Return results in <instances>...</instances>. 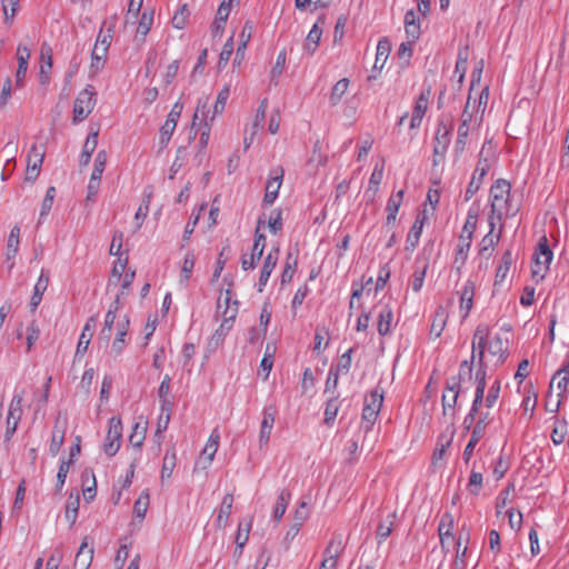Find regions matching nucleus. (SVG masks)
<instances>
[{
	"mask_svg": "<svg viewBox=\"0 0 569 569\" xmlns=\"http://www.w3.org/2000/svg\"><path fill=\"white\" fill-rule=\"evenodd\" d=\"M473 296L475 283L471 280H468L460 292V310L463 311L462 319H466L472 309Z\"/></svg>",
	"mask_w": 569,
	"mask_h": 569,
	"instance_id": "24",
	"label": "nucleus"
},
{
	"mask_svg": "<svg viewBox=\"0 0 569 569\" xmlns=\"http://www.w3.org/2000/svg\"><path fill=\"white\" fill-rule=\"evenodd\" d=\"M391 50V46L388 39H381L378 42L377 46V53H376V61H375V68H382L386 63L389 53Z\"/></svg>",
	"mask_w": 569,
	"mask_h": 569,
	"instance_id": "39",
	"label": "nucleus"
},
{
	"mask_svg": "<svg viewBox=\"0 0 569 569\" xmlns=\"http://www.w3.org/2000/svg\"><path fill=\"white\" fill-rule=\"evenodd\" d=\"M220 441V433L218 429H213L203 450L201 451L198 460L194 463V469L206 470L212 462L214 455L218 450Z\"/></svg>",
	"mask_w": 569,
	"mask_h": 569,
	"instance_id": "8",
	"label": "nucleus"
},
{
	"mask_svg": "<svg viewBox=\"0 0 569 569\" xmlns=\"http://www.w3.org/2000/svg\"><path fill=\"white\" fill-rule=\"evenodd\" d=\"M196 263V256L192 251L187 252L184 256L182 268L180 272V282L187 284L190 280L192 270Z\"/></svg>",
	"mask_w": 569,
	"mask_h": 569,
	"instance_id": "40",
	"label": "nucleus"
},
{
	"mask_svg": "<svg viewBox=\"0 0 569 569\" xmlns=\"http://www.w3.org/2000/svg\"><path fill=\"white\" fill-rule=\"evenodd\" d=\"M176 466V451H167L161 468V479L170 478Z\"/></svg>",
	"mask_w": 569,
	"mask_h": 569,
	"instance_id": "54",
	"label": "nucleus"
},
{
	"mask_svg": "<svg viewBox=\"0 0 569 569\" xmlns=\"http://www.w3.org/2000/svg\"><path fill=\"white\" fill-rule=\"evenodd\" d=\"M93 547L89 545L88 537H84L76 555L73 569H89L93 559Z\"/></svg>",
	"mask_w": 569,
	"mask_h": 569,
	"instance_id": "18",
	"label": "nucleus"
},
{
	"mask_svg": "<svg viewBox=\"0 0 569 569\" xmlns=\"http://www.w3.org/2000/svg\"><path fill=\"white\" fill-rule=\"evenodd\" d=\"M478 221V210L470 209L467 214L466 222L462 227V232L460 237H467V239L472 240L475 230L477 228Z\"/></svg>",
	"mask_w": 569,
	"mask_h": 569,
	"instance_id": "42",
	"label": "nucleus"
},
{
	"mask_svg": "<svg viewBox=\"0 0 569 569\" xmlns=\"http://www.w3.org/2000/svg\"><path fill=\"white\" fill-rule=\"evenodd\" d=\"M501 228H502V224L500 226V229ZM500 233H501V230L499 231V233L495 234L493 230L490 229L489 232L482 238V240L480 242L479 254L485 256L486 252H488V256H490L491 251L493 250V248L498 244V242L500 240Z\"/></svg>",
	"mask_w": 569,
	"mask_h": 569,
	"instance_id": "37",
	"label": "nucleus"
},
{
	"mask_svg": "<svg viewBox=\"0 0 569 569\" xmlns=\"http://www.w3.org/2000/svg\"><path fill=\"white\" fill-rule=\"evenodd\" d=\"M552 258L553 253L549 247L548 239L546 236H542L533 253L532 278L536 281L545 279Z\"/></svg>",
	"mask_w": 569,
	"mask_h": 569,
	"instance_id": "2",
	"label": "nucleus"
},
{
	"mask_svg": "<svg viewBox=\"0 0 569 569\" xmlns=\"http://www.w3.org/2000/svg\"><path fill=\"white\" fill-rule=\"evenodd\" d=\"M44 56H48V60L40 64L39 70V82L41 86H47L50 81V73L52 68V50L48 43H42L40 50V58L44 60Z\"/></svg>",
	"mask_w": 569,
	"mask_h": 569,
	"instance_id": "22",
	"label": "nucleus"
},
{
	"mask_svg": "<svg viewBox=\"0 0 569 569\" xmlns=\"http://www.w3.org/2000/svg\"><path fill=\"white\" fill-rule=\"evenodd\" d=\"M297 268V258L291 252L287 254L286 264L281 273V284H286L292 280Z\"/></svg>",
	"mask_w": 569,
	"mask_h": 569,
	"instance_id": "48",
	"label": "nucleus"
},
{
	"mask_svg": "<svg viewBox=\"0 0 569 569\" xmlns=\"http://www.w3.org/2000/svg\"><path fill=\"white\" fill-rule=\"evenodd\" d=\"M30 57H31L30 49L27 46L19 44L17 48V60H18V69L16 72L17 87L23 86V80L27 74Z\"/></svg>",
	"mask_w": 569,
	"mask_h": 569,
	"instance_id": "17",
	"label": "nucleus"
},
{
	"mask_svg": "<svg viewBox=\"0 0 569 569\" xmlns=\"http://www.w3.org/2000/svg\"><path fill=\"white\" fill-rule=\"evenodd\" d=\"M96 321H97V318L94 316L90 317L87 320V322L82 329V332L79 337V341H78L76 355H74L76 358L79 356H83L87 352L88 347L91 341V338H92V331L96 327Z\"/></svg>",
	"mask_w": 569,
	"mask_h": 569,
	"instance_id": "20",
	"label": "nucleus"
},
{
	"mask_svg": "<svg viewBox=\"0 0 569 569\" xmlns=\"http://www.w3.org/2000/svg\"><path fill=\"white\" fill-rule=\"evenodd\" d=\"M284 170L282 167H276L270 171V177L266 184L263 204L270 206L278 197L279 189L282 184Z\"/></svg>",
	"mask_w": 569,
	"mask_h": 569,
	"instance_id": "9",
	"label": "nucleus"
},
{
	"mask_svg": "<svg viewBox=\"0 0 569 569\" xmlns=\"http://www.w3.org/2000/svg\"><path fill=\"white\" fill-rule=\"evenodd\" d=\"M190 11L187 4H183L172 17V26L177 29H183L188 22Z\"/></svg>",
	"mask_w": 569,
	"mask_h": 569,
	"instance_id": "61",
	"label": "nucleus"
},
{
	"mask_svg": "<svg viewBox=\"0 0 569 569\" xmlns=\"http://www.w3.org/2000/svg\"><path fill=\"white\" fill-rule=\"evenodd\" d=\"M342 551H343V546H342L341 539H339V540L331 539L323 551V556L325 557H333L335 560H338V558L342 553Z\"/></svg>",
	"mask_w": 569,
	"mask_h": 569,
	"instance_id": "63",
	"label": "nucleus"
},
{
	"mask_svg": "<svg viewBox=\"0 0 569 569\" xmlns=\"http://www.w3.org/2000/svg\"><path fill=\"white\" fill-rule=\"evenodd\" d=\"M395 513H391L387 517L386 520L381 521L376 530L377 538L379 539V543L385 541L392 532Z\"/></svg>",
	"mask_w": 569,
	"mask_h": 569,
	"instance_id": "45",
	"label": "nucleus"
},
{
	"mask_svg": "<svg viewBox=\"0 0 569 569\" xmlns=\"http://www.w3.org/2000/svg\"><path fill=\"white\" fill-rule=\"evenodd\" d=\"M108 51L100 46H94L91 52V68L100 70L103 68Z\"/></svg>",
	"mask_w": 569,
	"mask_h": 569,
	"instance_id": "53",
	"label": "nucleus"
},
{
	"mask_svg": "<svg viewBox=\"0 0 569 569\" xmlns=\"http://www.w3.org/2000/svg\"><path fill=\"white\" fill-rule=\"evenodd\" d=\"M383 169H385L383 164L377 163L375 166L373 171L369 179V186H368L367 192L372 191L373 196L376 194V192L378 191L379 186L382 181V178H383Z\"/></svg>",
	"mask_w": 569,
	"mask_h": 569,
	"instance_id": "52",
	"label": "nucleus"
},
{
	"mask_svg": "<svg viewBox=\"0 0 569 569\" xmlns=\"http://www.w3.org/2000/svg\"><path fill=\"white\" fill-rule=\"evenodd\" d=\"M80 506V497L77 493L76 497L72 495L69 496L66 503V519L73 525L78 517V510Z\"/></svg>",
	"mask_w": 569,
	"mask_h": 569,
	"instance_id": "43",
	"label": "nucleus"
},
{
	"mask_svg": "<svg viewBox=\"0 0 569 569\" xmlns=\"http://www.w3.org/2000/svg\"><path fill=\"white\" fill-rule=\"evenodd\" d=\"M453 523L455 521L452 515L450 512H445L438 526L439 536L453 535Z\"/></svg>",
	"mask_w": 569,
	"mask_h": 569,
	"instance_id": "59",
	"label": "nucleus"
},
{
	"mask_svg": "<svg viewBox=\"0 0 569 569\" xmlns=\"http://www.w3.org/2000/svg\"><path fill=\"white\" fill-rule=\"evenodd\" d=\"M252 526V519H249L247 521H240L236 535V546L239 549V555H242V549L248 542L249 539V532Z\"/></svg>",
	"mask_w": 569,
	"mask_h": 569,
	"instance_id": "34",
	"label": "nucleus"
},
{
	"mask_svg": "<svg viewBox=\"0 0 569 569\" xmlns=\"http://www.w3.org/2000/svg\"><path fill=\"white\" fill-rule=\"evenodd\" d=\"M129 328V319L126 316L123 320L119 321L117 325V336L111 346V355L117 358L119 357L126 346L124 337L127 336Z\"/></svg>",
	"mask_w": 569,
	"mask_h": 569,
	"instance_id": "23",
	"label": "nucleus"
},
{
	"mask_svg": "<svg viewBox=\"0 0 569 569\" xmlns=\"http://www.w3.org/2000/svg\"><path fill=\"white\" fill-rule=\"evenodd\" d=\"M339 411V401L337 397L330 398L326 403L325 409V423L331 426Z\"/></svg>",
	"mask_w": 569,
	"mask_h": 569,
	"instance_id": "51",
	"label": "nucleus"
},
{
	"mask_svg": "<svg viewBox=\"0 0 569 569\" xmlns=\"http://www.w3.org/2000/svg\"><path fill=\"white\" fill-rule=\"evenodd\" d=\"M253 27L250 21H246L241 32H240V41L236 51V57L233 60L234 64H240L244 58V52L248 46V42L251 39Z\"/></svg>",
	"mask_w": 569,
	"mask_h": 569,
	"instance_id": "25",
	"label": "nucleus"
},
{
	"mask_svg": "<svg viewBox=\"0 0 569 569\" xmlns=\"http://www.w3.org/2000/svg\"><path fill=\"white\" fill-rule=\"evenodd\" d=\"M98 144V131L92 132L88 136L84 144L83 150L80 156V166H87L90 160L91 156L94 152Z\"/></svg>",
	"mask_w": 569,
	"mask_h": 569,
	"instance_id": "33",
	"label": "nucleus"
},
{
	"mask_svg": "<svg viewBox=\"0 0 569 569\" xmlns=\"http://www.w3.org/2000/svg\"><path fill=\"white\" fill-rule=\"evenodd\" d=\"M469 130H470V122L461 121L460 126L458 127V134H457L456 144H455L456 153L463 152L466 144H467V138L469 134Z\"/></svg>",
	"mask_w": 569,
	"mask_h": 569,
	"instance_id": "46",
	"label": "nucleus"
},
{
	"mask_svg": "<svg viewBox=\"0 0 569 569\" xmlns=\"http://www.w3.org/2000/svg\"><path fill=\"white\" fill-rule=\"evenodd\" d=\"M49 284V272L44 269L41 270V273L34 284L33 295L30 299V309L34 312L40 305L43 293L47 291Z\"/></svg>",
	"mask_w": 569,
	"mask_h": 569,
	"instance_id": "19",
	"label": "nucleus"
},
{
	"mask_svg": "<svg viewBox=\"0 0 569 569\" xmlns=\"http://www.w3.org/2000/svg\"><path fill=\"white\" fill-rule=\"evenodd\" d=\"M512 264V253L510 250H506L501 257L500 264L497 268L496 271V278H495V286H498L508 276V272L510 270V267Z\"/></svg>",
	"mask_w": 569,
	"mask_h": 569,
	"instance_id": "32",
	"label": "nucleus"
},
{
	"mask_svg": "<svg viewBox=\"0 0 569 569\" xmlns=\"http://www.w3.org/2000/svg\"><path fill=\"white\" fill-rule=\"evenodd\" d=\"M378 415L379 413H377V411H373L370 408L363 406L361 419L366 432H369L371 430L372 426L375 425L378 418Z\"/></svg>",
	"mask_w": 569,
	"mask_h": 569,
	"instance_id": "64",
	"label": "nucleus"
},
{
	"mask_svg": "<svg viewBox=\"0 0 569 569\" xmlns=\"http://www.w3.org/2000/svg\"><path fill=\"white\" fill-rule=\"evenodd\" d=\"M230 252V244L227 242L221 251L219 252V256H218V259H217V263H216V268H214V271H213V279H218L227 263V260H228V253Z\"/></svg>",
	"mask_w": 569,
	"mask_h": 569,
	"instance_id": "57",
	"label": "nucleus"
},
{
	"mask_svg": "<svg viewBox=\"0 0 569 569\" xmlns=\"http://www.w3.org/2000/svg\"><path fill=\"white\" fill-rule=\"evenodd\" d=\"M490 213L488 216L489 227L495 230L496 223L503 218H512L519 212V204L513 203L511 184L506 179H498L491 186L489 192Z\"/></svg>",
	"mask_w": 569,
	"mask_h": 569,
	"instance_id": "1",
	"label": "nucleus"
},
{
	"mask_svg": "<svg viewBox=\"0 0 569 569\" xmlns=\"http://www.w3.org/2000/svg\"><path fill=\"white\" fill-rule=\"evenodd\" d=\"M290 499H291L290 491L287 489L281 490V492L278 496L276 506L273 508V513H272V517L277 522H279L282 519Z\"/></svg>",
	"mask_w": 569,
	"mask_h": 569,
	"instance_id": "35",
	"label": "nucleus"
},
{
	"mask_svg": "<svg viewBox=\"0 0 569 569\" xmlns=\"http://www.w3.org/2000/svg\"><path fill=\"white\" fill-rule=\"evenodd\" d=\"M383 402V391H379L378 389L372 390L369 396L365 398V406L370 408L377 413L380 412Z\"/></svg>",
	"mask_w": 569,
	"mask_h": 569,
	"instance_id": "49",
	"label": "nucleus"
},
{
	"mask_svg": "<svg viewBox=\"0 0 569 569\" xmlns=\"http://www.w3.org/2000/svg\"><path fill=\"white\" fill-rule=\"evenodd\" d=\"M490 421H491V418H490L489 412H480L479 418L475 422V426L472 428L470 438H472L477 441H480L481 438L485 436L486 429H487L488 425L490 423Z\"/></svg>",
	"mask_w": 569,
	"mask_h": 569,
	"instance_id": "36",
	"label": "nucleus"
},
{
	"mask_svg": "<svg viewBox=\"0 0 569 569\" xmlns=\"http://www.w3.org/2000/svg\"><path fill=\"white\" fill-rule=\"evenodd\" d=\"M471 241L472 240L467 239V237H459L453 261L458 270H460L467 261L468 252L471 247Z\"/></svg>",
	"mask_w": 569,
	"mask_h": 569,
	"instance_id": "30",
	"label": "nucleus"
},
{
	"mask_svg": "<svg viewBox=\"0 0 569 569\" xmlns=\"http://www.w3.org/2000/svg\"><path fill=\"white\" fill-rule=\"evenodd\" d=\"M325 22H326V19H325V16L322 14L317 19L316 23L313 24V27L311 28V30L309 31V33L306 38L303 49L309 54H313L319 46V42H320V39L322 36V31H323V27H325Z\"/></svg>",
	"mask_w": 569,
	"mask_h": 569,
	"instance_id": "16",
	"label": "nucleus"
},
{
	"mask_svg": "<svg viewBox=\"0 0 569 569\" xmlns=\"http://www.w3.org/2000/svg\"><path fill=\"white\" fill-rule=\"evenodd\" d=\"M182 110H183V104L179 101H177L172 106V109L169 112L167 120L160 128V142L162 144H167L169 142V140L171 139V136L176 129L177 122L181 116Z\"/></svg>",
	"mask_w": 569,
	"mask_h": 569,
	"instance_id": "11",
	"label": "nucleus"
},
{
	"mask_svg": "<svg viewBox=\"0 0 569 569\" xmlns=\"http://www.w3.org/2000/svg\"><path fill=\"white\" fill-rule=\"evenodd\" d=\"M208 106H209L208 97L198 100L197 109L193 114L191 129H190V137H189L190 140H193L197 136V130H194V128L197 126V120L199 119V114L201 113L204 118L208 117V113H209Z\"/></svg>",
	"mask_w": 569,
	"mask_h": 569,
	"instance_id": "38",
	"label": "nucleus"
},
{
	"mask_svg": "<svg viewBox=\"0 0 569 569\" xmlns=\"http://www.w3.org/2000/svg\"><path fill=\"white\" fill-rule=\"evenodd\" d=\"M349 87V79L342 78L340 79L333 87L330 92L329 101L331 106H337L343 94L347 92Z\"/></svg>",
	"mask_w": 569,
	"mask_h": 569,
	"instance_id": "41",
	"label": "nucleus"
},
{
	"mask_svg": "<svg viewBox=\"0 0 569 569\" xmlns=\"http://www.w3.org/2000/svg\"><path fill=\"white\" fill-rule=\"evenodd\" d=\"M44 159V150L37 144H32L27 159V166L34 168H40L42 166Z\"/></svg>",
	"mask_w": 569,
	"mask_h": 569,
	"instance_id": "44",
	"label": "nucleus"
},
{
	"mask_svg": "<svg viewBox=\"0 0 569 569\" xmlns=\"http://www.w3.org/2000/svg\"><path fill=\"white\" fill-rule=\"evenodd\" d=\"M229 94H230V89L228 86L223 87L219 93H218V97H217V100L214 102V106H213V113L211 116V120H213V118L219 114V113H222L223 110H224V107H226V102L229 98Z\"/></svg>",
	"mask_w": 569,
	"mask_h": 569,
	"instance_id": "55",
	"label": "nucleus"
},
{
	"mask_svg": "<svg viewBox=\"0 0 569 569\" xmlns=\"http://www.w3.org/2000/svg\"><path fill=\"white\" fill-rule=\"evenodd\" d=\"M63 441H64V432L54 428V430L52 431L51 441L49 445V451L52 456L58 455V452L60 451V449L63 445Z\"/></svg>",
	"mask_w": 569,
	"mask_h": 569,
	"instance_id": "60",
	"label": "nucleus"
},
{
	"mask_svg": "<svg viewBox=\"0 0 569 569\" xmlns=\"http://www.w3.org/2000/svg\"><path fill=\"white\" fill-rule=\"evenodd\" d=\"M448 319V313L443 307H439L436 310L431 327H430V335L435 338H439L446 327Z\"/></svg>",
	"mask_w": 569,
	"mask_h": 569,
	"instance_id": "31",
	"label": "nucleus"
},
{
	"mask_svg": "<svg viewBox=\"0 0 569 569\" xmlns=\"http://www.w3.org/2000/svg\"><path fill=\"white\" fill-rule=\"evenodd\" d=\"M426 221V217L418 216L415 220L408 236H407V250H415L419 243V239L422 232V228Z\"/></svg>",
	"mask_w": 569,
	"mask_h": 569,
	"instance_id": "29",
	"label": "nucleus"
},
{
	"mask_svg": "<svg viewBox=\"0 0 569 569\" xmlns=\"http://www.w3.org/2000/svg\"><path fill=\"white\" fill-rule=\"evenodd\" d=\"M233 505V496L231 493H227L221 502V506L219 508V512L217 516V527L218 528H224L228 525L229 517L231 515Z\"/></svg>",
	"mask_w": 569,
	"mask_h": 569,
	"instance_id": "28",
	"label": "nucleus"
},
{
	"mask_svg": "<svg viewBox=\"0 0 569 569\" xmlns=\"http://www.w3.org/2000/svg\"><path fill=\"white\" fill-rule=\"evenodd\" d=\"M266 223L264 214L260 216L257 222V228L254 231V241L252 246V251L250 254H242L241 257V268L244 271L252 270L256 268L257 262L261 259L264 247H266V236L260 232L261 227Z\"/></svg>",
	"mask_w": 569,
	"mask_h": 569,
	"instance_id": "4",
	"label": "nucleus"
},
{
	"mask_svg": "<svg viewBox=\"0 0 569 569\" xmlns=\"http://www.w3.org/2000/svg\"><path fill=\"white\" fill-rule=\"evenodd\" d=\"M282 211L280 209H273L270 212L268 219V227L271 232L277 233L282 229Z\"/></svg>",
	"mask_w": 569,
	"mask_h": 569,
	"instance_id": "62",
	"label": "nucleus"
},
{
	"mask_svg": "<svg viewBox=\"0 0 569 569\" xmlns=\"http://www.w3.org/2000/svg\"><path fill=\"white\" fill-rule=\"evenodd\" d=\"M280 250L279 248H272L268 254L263 259L262 268L260 271V277L258 281V291L262 292L266 284L268 283V280L277 266L278 259H279Z\"/></svg>",
	"mask_w": 569,
	"mask_h": 569,
	"instance_id": "15",
	"label": "nucleus"
},
{
	"mask_svg": "<svg viewBox=\"0 0 569 569\" xmlns=\"http://www.w3.org/2000/svg\"><path fill=\"white\" fill-rule=\"evenodd\" d=\"M392 320V308L389 305H385L378 315L377 329L380 336L385 337L390 333Z\"/></svg>",
	"mask_w": 569,
	"mask_h": 569,
	"instance_id": "26",
	"label": "nucleus"
},
{
	"mask_svg": "<svg viewBox=\"0 0 569 569\" xmlns=\"http://www.w3.org/2000/svg\"><path fill=\"white\" fill-rule=\"evenodd\" d=\"M19 244H20V227L14 226L10 230L7 247H6V259L7 261H10L8 269L12 270L14 267L13 259L17 256L19 251Z\"/></svg>",
	"mask_w": 569,
	"mask_h": 569,
	"instance_id": "21",
	"label": "nucleus"
},
{
	"mask_svg": "<svg viewBox=\"0 0 569 569\" xmlns=\"http://www.w3.org/2000/svg\"><path fill=\"white\" fill-rule=\"evenodd\" d=\"M485 176L476 174L473 172L471 180L466 189L465 200L469 201L480 189Z\"/></svg>",
	"mask_w": 569,
	"mask_h": 569,
	"instance_id": "56",
	"label": "nucleus"
},
{
	"mask_svg": "<svg viewBox=\"0 0 569 569\" xmlns=\"http://www.w3.org/2000/svg\"><path fill=\"white\" fill-rule=\"evenodd\" d=\"M24 392L16 393L11 402L9 405L8 417H7V428L4 438L6 440H10L13 433L16 432L18 425L22 417V401H23Z\"/></svg>",
	"mask_w": 569,
	"mask_h": 569,
	"instance_id": "6",
	"label": "nucleus"
},
{
	"mask_svg": "<svg viewBox=\"0 0 569 569\" xmlns=\"http://www.w3.org/2000/svg\"><path fill=\"white\" fill-rule=\"evenodd\" d=\"M96 89L92 84H88L81 90L73 102V122L79 123L83 121L93 110L97 99Z\"/></svg>",
	"mask_w": 569,
	"mask_h": 569,
	"instance_id": "3",
	"label": "nucleus"
},
{
	"mask_svg": "<svg viewBox=\"0 0 569 569\" xmlns=\"http://www.w3.org/2000/svg\"><path fill=\"white\" fill-rule=\"evenodd\" d=\"M430 97H431V87H428L420 92V94L413 106V111H412V116H411V120H410L411 129H416V128L420 127L422 118L428 110Z\"/></svg>",
	"mask_w": 569,
	"mask_h": 569,
	"instance_id": "12",
	"label": "nucleus"
},
{
	"mask_svg": "<svg viewBox=\"0 0 569 569\" xmlns=\"http://www.w3.org/2000/svg\"><path fill=\"white\" fill-rule=\"evenodd\" d=\"M405 29L407 37L417 41L420 37V21L415 10H408L405 14Z\"/></svg>",
	"mask_w": 569,
	"mask_h": 569,
	"instance_id": "27",
	"label": "nucleus"
},
{
	"mask_svg": "<svg viewBox=\"0 0 569 569\" xmlns=\"http://www.w3.org/2000/svg\"><path fill=\"white\" fill-rule=\"evenodd\" d=\"M278 413V409L274 405H269L264 407L262 411V421H261V428L259 433V442L260 446L267 445L270 435L276 421V416Z\"/></svg>",
	"mask_w": 569,
	"mask_h": 569,
	"instance_id": "14",
	"label": "nucleus"
},
{
	"mask_svg": "<svg viewBox=\"0 0 569 569\" xmlns=\"http://www.w3.org/2000/svg\"><path fill=\"white\" fill-rule=\"evenodd\" d=\"M147 427L141 426L139 422L134 423L132 432L129 436V442L136 448H141L146 439Z\"/></svg>",
	"mask_w": 569,
	"mask_h": 569,
	"instance_id": "50",
	"label": "nucleus"
},
{
	"mask_svg": "<svg viewBox=\"0 0 569 569\" xmlns=\"http://www.w3.org/2000/svg\"><path fill=\"white\" fill-rule=\"evenodd\" d=\"M122 437V422L119 417H111L109 419V428L103 442V452L113 457L120 449Z\"/></svg>",
	"mask_w": 569,
	"mask_h": 569,
	"instance_id": "5",
	"label": "nucleus"
},
{
	"mask_svg": "<svg viewBox=\"0 0 569 569\" xmlns=\"http://www.w3.org/2000/svg\"><path fill=\"white\" fill-rule=\"evenodd\" d=\"M239 302L237 300L231 301V290L227 289L224 297L220 295L217 301V315L221 316L222 321L233 326L238 316Z\"/></svg>",
	"mask_w": 569,
	"mask_h": 569,
	"instance_id": "7",
	"label": "nucleus"
},
{
	"mask_svg": "<svg viewBox=\"0 0 569 569\" xmlns=\"http://www.w3.org/2000/svg\"><path fill=\"white\" fill-rule=\"evenodd\" d=\"M488 351L492 356H499L501 361H505L507 357V347L503 339L500 336H496L488 345Z\"/></svg>",
	"mask_w": 569,
	"mask_h": 569,
	"instance_id": "47",
	"label": "nucleus"
},
{
	"mask_svg": "<svg viewBox=\"0 0 569 569\" xmlns=\"http://www.w3.org/2000/svg\"><path fill=\"white\" fill-rule=\"evenodd\" d=\"M483 477L481 472L471 470L469 482H468V489L471 495L478 496L481 488H482Z\"/></svg>",
	"mask_w": 569,
	"mask_h": 569,
	"instance_id": "58",
	"label": "nucleus"
},
{
	"mask_svg": "<svg viewBox=\"0 0 569 569\" xmlns=\"http://www.w3.org/2000/svg\"><path fill=\"white\" fill-rule=\"evenodd\" d=\"M451 132H452V124L445 123L443 121L439 122L436 137H435V146H433V153L435 156H439L443 158L450 141H451Z\"/></svg>",
	"mask_w": 569,
	"mask_h": 569,
	"instance_id": "13",
	"label": "nucleus"
},
{
	"mask_svg": "<svg viewBox=\"0 0 569 569\" xmlns=\"http://www.w3.org/2000/svg\"><path fill=\"white\" fill-rule=\"evenodd\" d=\"M461 390V378L460 376H452L447 380L446 388L441 398L443 412L447 409H455L459 393Z\"/></svg>",
	"mask_w": 569,
	"mask_h": 569,
	"instance_id": "10",
	"label": "nucleus"
}]
</instances>
